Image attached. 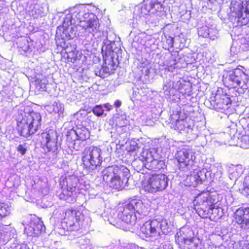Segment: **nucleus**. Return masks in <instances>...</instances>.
I'll use <instances>...</instances> for the list:
<instances>
[{
    "label": "nucleus",
    "instance_id": "20e7f679",
    "mask_svg": "<svg viewBox=\"0 0 249 249\" xmlns=\"http://www.w3.org/2000/svg\"><path fill=\"white\" fill-rule=\"evenodd\" d=\"M102 176L103 180L114 189L122 190L128 187L129 171L125 166H108L102 171Z\"/></svg>",
    "mask_w": 249,
    "mask_h": 249
},
{
    "label": "nucleus",
    "instance_id": "4468645a",
    "mask_svg": "<svg viewBox=\"0 0 249 249\" xmlns=\"http://www.w3.org/2000/svg\"><path fill=\"white\" fill-rule=\"evenodd\" d=\"M208 102L210 104V107L221 112L229 109L231 104L230 98L227 94H220L218 91L215 96L210 97Z\"/></svg>",
    "mask_w": 249,
    "mask_h": 249
},
{
    "label": "nucleus",
    "instance_id": "412c9836",
    "mask_svg": "<svg viewBox=\"0 0 249 249\" xmlns=\"http://www.w3.org/2000/svg\"><path fill=\"white\" fill-rule=\"evenodd\" d=\"M45 226L43 222L39 219L33 220L31 222L30 226L25 228L27 234L30 236H36L41 232L45 231Z\"/></svg>",
    "mask_w": 249,
    "mask_h": 249
},
{
    "label": "nucleus",
    "instance_id": "8fccbe9b",
    "mask_svg": "<svg viewBox=\"0 0 249 249\" xmlns=\"http://www.w3.org/2000/svg\"><path fill=\"white\" fill-rule=\"evenodd\" d=\"M142 72H143V71H144V73L147 75L148 74V73L149 72V68H144L143 70H142Z\"/></svg>",
    "mask_w": 249,
    "mask_h": 249
},
{
    "label": "nucleus",
    "instance_id": "9b49d317",
    "mask_svg": "<svg viewBox=\"0 0 249 249\" xmlns=\"http://www.w3.org/2000/svg\"><path fill=\"white\" fill-rule=\"evenodd\" d=\"M171 121L172 124H174L175 129L179 131L180 133L189 134L193 130L192 121L185 117L184 112L180 110L173 111L171 115Z\"/></svg>",
    "mask_w": 249,
    "mask_h": 249
},
{
    "label": "nucleus",
    "instance_id": "bb28decb",
    "mask_svg": "<svg viewBox=\"0 0 249 249\" xmlns=\"http://www.w3.org/2000/svg\"><path fill=\"white\" fill-rule=\"evenodd\" d=\"M115 54L104 55L103 56L105 65L112 72L117 67V60H114Z\"/></svg>",
    "mask_w": 249,
    "mask_h": 249
},
{
    "label": "nucleus",
    "instance_id": "7ed1b4c3",
    "mask_svg": "<svg viewBox=\"0 0 249 249\" xmlns=\"http://www.w3.org/2000/svg\"><path fill=\"white\" fill-rule=\"evenodd\" d=\"M149 205L137 198H132L124 205L123 211L118 213L119 218L127 224L134 225L138 218L148 214Z\"/></svg>",
    "mask_w": 249,
    "mask_h": 249
},
{
    "label": "nucleus",
    "instance_id": "1a4fd4ad",
    "mask_svg": "<svg viewBox=\"0 0 249 249\" xmlns=\"http://www.w3.org/2000/svg\"><path fill=\"white\" fill-rule=\"evenodd\" d=\"M86 220L88 222L90 220L88 217L84 218L80 211L69 210L65 213L64 223L66 224L67 230L78 231L84 226Z\"/></svg>",
    "mask_w": 249,
    "mask_h": 249
},
{
    "label": "nucleus",
    "instance_id": "58836bf2",
    "mask_svg": "<svg viewBox=\"0 0 249 249\" xmlns=\"http://www.w3.org/2000/svg\"><path fill=\"white\" fill-rule=\"evenodd\" d=\"M92 111L95 115L101 116L103 115L104 110L102 106L96 105L93 108Z\"/></svg>",
    "mask_w": 249,
    "mask_h": 249
},
{
    "label": "nucleus",
    "instance_id": "ddd939ff",
    "mask_svg": "<svg viewBox=\"0 0 249 249\" xmlns=\"http://www.w3.org/2000/svg\"><path fill=\"white\" fill-rule=\"evenodd\" d=\"M187 229L182 228L175 235L176 242L181 249H202V245L198 239L188 238L185 234Z\"/></svg>",
    "mask_w": 249,
    "mask_h": 249
},
{
    "label": "nucleus",
    "instance_id": "4c0bfd02",
    "mask_svg": "<svg viewBox=\"0 0 249 249\" xmlns=\"http://www.w3.org/2000/svg\"><path fill=\"white\" fill-rule=\"evenodd\" d=\"M209 29V28L207 26H202L198 30V36L203 37H208L209 34H210Z\"/></svg>",
    "mask_w": 249,
    "mask_h": 249
},
{
    "label": "nucleus",
    "instance_id": "09e8293b",
    "mask_svg": "<svg viewBox=\"0 0 249 249\" xmlns=\"http://www.w3.org/2000/svg\"><path fill=\"white\" fill-rule=\"evenodd\" d=\"M121 105L122 102L119 100H116L114 103V106L117 107H120L121 106Z\"/></svg>",
    "mask_w": 249,
    "mask_h": 249
},
{
    "label": "nucleus",
    "instance_id": "f704fd0d",
    "mask_svg": "<svg viewBox=\"0 0 249 249\" xmlns=\"http://www.w3.org/2000/svg\"><path fill=\"white\" fill-rule=\"evenodd\" d=\"M241 14L238 17V20H241L242 19L245 20L244 24H246L249 18V10L247 8H243L241 10ZM243 23V21L242 22Z\"/></svg>",
    "mask_w": 249,
    "mask_h": 249
},
{
    "label": "nucleus",
    "instance_id": "5fc2aeb1",
    "mask_svg": "<svg viewBox=\"0 0 249 249\" xmlns=\"http://www.w3.org/2000/svg\"><path fill=\"white\" fill-rule=\"evenodd\" d=\"M203 144H207V142H203Z\"/></svg>",
    "mask_w": 249,
    "mask_h": 249
},
{
    "label": "nucleus",
    "instance_id": "e433bc0d",
    "mask_svg": "<svg viewBox=\"0 0 249 249\" xmlns=\"http://www.w3.org/2000/svg\"><path fill=\"white\" fill-rule=\"evenodd\" d=\"M150 7L151 8V6L149 5V3L142 5L140 8L141 16H144L147 14L152 15Z\"/></svg>",
    "mask_w": 249,
    "mask_h": 249
},
{
    "label": "nucleus",
    "instance_id": "a18cd8bd",
    "mask_svg": "<svg viewBox=\"0 0 249 249\" xmlns=\"http://www.w3.org/2000/svg\"><path fill=\"white\" fill-rule=\"evenodd\" d=\"M245 141L247 142L244 145L243 143L242 144V147L244 148H247L248 146H249V136H244L242 138V142Z\"/></svg>",
    "mask_w": 249,
    "mask_h": 249
},
{
    "label": "nucleus",
    "instance_id": "49530a36",
    "mask_svg": "<svg viewBox=\"0 0 249 249\" xmlns=\"http://www.w3.org/2000/svg\"><path fill=\"white\" fill-rule=\"evenodd\" d=\"M13 249H30L27 244H19L16 246Z\"/></svg>",
    "mask_w": 249,
    "mask_h": 249
},
{
    "label": "nucleus",
    "instance_id": "de8ad7c7",
    "mask_svg": "<svg viewBox=\"0 0 249 249\" xmlns=\"http://www.w3.org/2000/svg\"><path fill=\"white\" fill-rule=\"evenodd\" d=\"M103 107H104L107 111H110L112 109V106L110 105L108 103L104 104Z\"/></svg>",
    "mask_w": 249,
    "mask_h": 249
},
{
    "label": "nucleus",
    "instance_id": "2f4dec72",
    "mask_svg": "<svg viewBox=\"0 0 249 249\" xmlns=\"http://www.w3.org/2000/svg\"><path fill=\"white\" fill-rule=\"evenodd\" d=\"M36 88L42 91H44L46 89V86L48 83V81L45 77H42L41 78H37L35 81Z\"/></svg>",
    "mask_w": 249,
    "mask_h": 249
},
{
    "label": "nucleus",
    "instance_id": "a211bd4d",
    "mask_svg": "<svg viewBox=\"0 0 249 249\" xmlns=\"http://www.w3.org/2000/svg\"><path fill=\"white\" fill-rule=\"evenodd\" d=\"M235 220L244 229H249V208H240L234 213Z\"/></svg>",
    "mask_w": 249,
    "mask_h": 249
},
{
    "label": "nucleus",
    "instance_id": "6e6552de",
    "mask_svg": "<svg viewBox=\"0 0 249 249\" xmlns=\"http://www.w3.org/2000/svg\"><path fill=\"white\" fill-rule=\"evenodd\" d=\"M140 230L146 237L161 235L169 232V227L166 219L156 218L146 222Z\"/></svg>",
    "mask_w": 249,
    "mask_h": 249
},
{
    "label": "nucleus",
    "instance_id": "c85d7f7f",
    "mask_svg": "<svg viewBox=\"0 0 249 249\" xmlns=\"http://www.w3.org/2000/svg\"><path fill=\"white\" fill-rule=\"evenodd\" d=\"M165 69L169 71H173V70L178 68L177 61L176 56L173 55H170L164 63Z\"/></svg>",
    "mask_w": 249,
    "mask_h": 249
},
{
    "label": "nucleus",
    "instance_id": "2eb2a0df",
    "mask_svg": "<svg viewBox=\"0 0 249 249\" xmlns=\"http://www.w3.org/2000/svg\"><path fill=\"white\" fill-rule=\"evenodd\" d=\"M57 135L55 131L50 129L41 134V143L44 149L55 153L58 149Z\"/></svg>",
    "mask_w": 249,
    "mask_h": 249
},
{
    "label": "nucleus",
    "instance_id": "39448f33",
    "mask_svg": "<svg viewBox=\"0 0 249 249\" xmlns=\"http://www.w3.org/2000/svg\"><path fill=\"white\" fill-rule=\"evenodd\" d=\"M195 202L201 207L198 210V214L203 218L209 216L214 220L220 218L222 216V210L220 207L215 208V200L208 192L200 194L195 199Z\"/></svg>",
    "mask_w": 249,
    "mask_h": 249
},
{
    "label": "nucleus",
    "instance_id": "72a5a7b5",
    "mask_svg": "<svg viewBox=\"0 0 249 249\" xmlns=\"http://www.w3.org/2000/svg\"><path fill=\"white\" fill-rule=\"evenodd\" d=\"M81 249H95V246L91 243L89 239L81 238L79 240Z\"/></svg>",
    "mask_w": 249,
    "mask_h": 249
},
{
    "label": "nucleus",
    "instance_id": "393cba45",
    "mask_svg": "<svg viewBox=\"0 0 249 249\" xmlns=\"http://www.w3.org/2000/svg\"><path fill=\"white\" fill-rule=\"evenodd\" d=\"M47 109L51 113L57 114L59 117H63L64 116V105L60 102H54L52 105L47 107Z\"/></svg>",
    "mask_w": 249,
    "mask_h": 249
},
{
    "label": "nucleus",
    "instance_id": "c9c22d12",
    "mask_svg": "<svg viewBox=\"0 0 249 249\" xmlns=\"http://www.w3.org/2000/svg\"><path fill=\"white\" fill-rule=\"evenodd\" d=\"M244 186L242 193L247 196H249V174L245 178Z\"/></svg>",
    "mask_w": 249,
    "mask_h": 249
},
{
    "label": "nucleus",
    "instance_id": "5701e85b",
    "mask_svg": "<svg viewBox=\"0 0 249 249\" xmlns=\"http://www.w3.org/2000/svg\"><path fill=\"white\" fill-rule=\"evenodd\" d=\"M245 74L239 69L235 70L231 73L228 77V80L231 82V86L233 87L240 86L243 77H246Z\"/></svg>",
    "mask_w": 249,
    "mask_h": 249
},
{
    "label": "nucleus",
    "instance_id": "f03ea898",
    "mask_svg": "<svg viewBox=\"0 0 249 249\" xmlns=\"http://www.w3.org/2000/svg\"><path fill=\"white\" fill-rule=\"evenodd\" d=\"M31 110L28 107H21L17 117V129L24 137L35 134L41 126L40 114Z\"/></svg>",
    "mask_w": 249,
    "mask_h": 249
},
{
    "label": "nucleus",
    "instance_id": "c756f323",
    "mask_svg": "<svg viewBox=\"0 0 249 249\" xmlns=\"http://www.w3.org/2000/svg\"><path fill=\"white\" fill-rule=\"evenodd\" d=\"M77 139L82 141L86 140L89 137V132L85 127L76 128Z\"/></svg>",
    "mask_w": 249,
    "mask_h": 249
},
{
    "label": "nucleus",
    "instance_id": "37998d69",
    "mask_svg": "<svg viewBox=\"0 0 249 249\" xmlns=\"http://www.w3.org/2000/svg\"><path fill=\"white\" fill-rule=\"evenodd\" d=\"M68 58L69 61L71 62L74 63L77 59L76 56L74 53V52H71L68 53Z\"/></svg>",
    "mask_w": 249,
    "mask_h": 249
},
{
    "label": "nucleus",
    "instance_id": "0eeeda50",
    "mask_svg": "<svg viewBox=\"0 0 249 249\" xmlns=\"http://www.w3.org/2000/svg\"><path fill=\"white\" fill-rule=\"evenodd\" d=\"M140 158L145 168L150 170H160L165 165L161 156L155 148L143 149Z\"/></svg>",
    "mask_w": 249,
    "mask_h": 249
},
{
    "label": "nucleus",
    "instance_id": "3c124183",
    "mask_svg": "<svg viewBox=\"0 0 249 249\" xmlns=\"http://www.w3.org/2000/svg\"><path fill=\"white\" fill-rule=\"evenodd\" d=\"M137 144H136V145H134V146H133V148H132L131 149V150H133V151L136 150V149H137V148H138V147L137 146Z\"/></svg>",
    "mask_w": 249,
    "mask_h": 249
},
{
    "label": "nucleus",
    "instance_id": "aec40b11",
    "mask_svg": "<svg viewBox=\"0 0 249 249\" xmlns=\"http://www.w3.org/2000/svg\"><path fill=\"white\" fill-rule=\"evenodd\" d=\"M77 193L74 190L61 187L57 191L56 196L60 200H64L69 203H73L76 200Z\"/></svg>",
    "mask_w": 249,
    "mask_h": 249
},
{
    "label": "nucleus",
    "instance_id": "603ef678",
    "mask_svg": "<svg viewBox=\"0 0 249 249\" xmlns=\"http://www.w3.org/2000/svg\"><path fill=\"white\" fill-rule=\"evenodd\" d=\"M201 139H206V138L205 137H202Z\"/></svg>",
    "mask_w": 249,
    "mask_h": 249
},
{
    "label": "nucleus",
    "instance_id": "a19ab883",
    "mask_svg": "<svg viewBox=\"0 0 249 249\" xmlns=\"http://www.w3.org/2000/svg\"><path fill=\"white\" fill-rule=\"evenodd\" d=\"M209 32L210 34H209V35L208 37H210L211 39L214 40L216 38H217L218 32L215 28H209Z\"/></svg>",
    "mask_w": 249,
    "mask_h": 249
},
{
    "label": "nucleus",
    "instance_id": "6ab92c4d",
    "mask_svg": "<svg viewBox=\"0 0 249 249\" xmlns=\"http://www.w3.org/2000/svg\"><path fill=\"white\" fill-rule=\"evenodd\" d=\"M192 169L194 170L193 174L187 176L185 179V183L186 185L195 187L198 184L201 183L202 180L205 179L206 175L204 170L195 171V169L193 168Z\"/></svg>",
    "mask_w": 249,
    "mask_h": 249
},
{
    "label": "nucleus",
    "instance_id": "473e14b6",
    "mask_svg": "<svg viewBox=\"0 0 249 249\" xmlns=\"http://www.w3.org/2000/svg\"><path fill=\"white\" fill-rule=\"evenodd\" d=\"M51 239H48L44 241V246L51 249H63L61 247V243L59 242H53Z\"/></svg>",
    "mask_w": 249,
    "mask_h": 249
},
{
    "label": "nucleus",
    "instance_id": "f3484780",
    "mask_svg": "<svg viewBox=\"0 0 249 249\" xmlns=\"http://www.w3.org/2000/svg\"><path fill=\"white\" fill-rule=\"evenodd\" d=\"M175 82L168 79L164 82L162 91L165 98L170 102H175L178 98L177 95L176 85Z\"/></svg>",
    "mask_w": 249,
    "mask_h": 249
},
{
    "label": "nucleus",
    "instance_id": "9d476101",
    "mask_svg": "<svg viewBox=\"0 0 249 249\" xmlns=\"http://www.w3.org/2000/svg\"><path fill=\"white\" fill-rule=\"evenodd\" d=\"M168 178L164 174L153 175L142 184V189L146 192L154 193L165 189L168 185Z\"/></svg>",
    "mask_w": 249,
    "mask_h": 249
},
{
    "label": "nucleus",
    "instance_id": "ea45409f",
    "mask_svg": "<svg viewBox=\"0 0 249 249\" xmlns=\"http://www.w3.org/2000/svg\"><path fill=\"white\" fill-rule=\"evenodd\" d=\"M66 136L68 139L74 141L77 139L76 129H71L67 132Z\"/></svg>",
    "mask_w": 249,
    "mask_h": 249
},
{
    "label": "nucleus",
    "instance_id": "423d86ee",
    "mask_svg": "<svg viewBox=\"0 0 249 249\" xmlns=\"http://www.w3.org/2000/svg\"><path fill=\"white\" fill-rule=\"evenodd\" d=\"M101 150L97 146H91L87 147L83 153L82 158L83 167L88 172L96 169L102 162Z\"/></svg>",
    "mask_w": 249,
    "mask_h": 249
},
{
    "label": "nucleus",
    "instance_id": "c03bdc74",
    "mask_svg": "<svg viewBox=\"0 0 249 249\" xmlns=\"http://www.w3.org/2000/svg\"><path fill=\"white\" fill-rule=\"evenodd\" d=\"M166 43L168 45V49H169L170 48L173 47L174 38L171 36H168V37L166 39Z\"/></svg>",
    "mask_w": 249,
    "mask_h": 249
},
{
    "label": "nucleus",
    "instance_id": "4be33fe9",
    "mask_svg": "<svg viewBox=\"0 0 249 249\" xmlns=\"http://www.w3.org/2000/svg\"><path fill=\"white\" fill-rule=\"evenodd\" d=\"M78 181V178L74 175L62 176L60 178L59 184L62 188L75 191Z\"/></svg>",
    "mask_w": 249,
    "mask_h": 249
},
{
    "label": "nucleus",
    "instance_id": "a878e982",
    "mask_svg": "<svg viewBox=\"0 0 249 249\" xmlns=\"http://www.w3.org/2000/svg\"><path fill=\"white\" fill-rule=\"evenodd\" d=\"M149 5L151 6V14L153 15V18L159 16V13L162 12L164 8L159 0H151L149 2Z\"/></svg>",
    "mask_w": 249,
    "mask_h": 249
},
{
    "label": "nucleus",
    "instance_id": "7c9ffc66",
    "mask_svg": "<svg viewBox=\"0 0 249 249\" xmlns=\"http://www.w3.org/2000/svg\"><path fill=\"white\" fill-rule=\"evenodd\" d=\"M112 72L105 65L102 66L101 68L97 69L95 71V73L97 76H100L102 78H105L107 76Z\"/></svg>",
    "mask_w": 249,
    "mask_h": 249
},
{
    "label": "nucleus",
    "instance_id": "f257e3e1",
    "mask_svg": "<svg viewBox=\"0 0 249 249\" xmlns=\"http://www.w3.org/2000/svg\"><path fill=\"white\" fill-rule=\"evenodd\" d=\"M79 26L84 30L80 35L88 42L93 39L103 41L102 47L103 56L117 55L120 48L115 44L116 35L110 30L102 32L99 30L100 24L97 17L85 8H74L71 13L67 14L64 19L61 27L58 29L62 31L63 39L70 40L76 34V28Z\"/></svg>",
    "mask_w": 249,
    "mask_h": 249
},
{
    "label": "nucleus",
    "instance_id": "dca6fc26",
    "mask_svg": "<svg viewBox=\"0 0 249 249\" xmlns=\"http://www.w3.org/2000/svg\"><path fill=\"white\" fill-rule=\"evenodd\" d=\"M10 208L5 203H0V224H2L3 219L10 213ZM11 239L9 230L0 228V245H5Z\"/></svg>",
    "mask_w": 249,
    "mask_h": 249
},
{
    "label": "nucleus",
    "instance_id": "79ce46f5",
    "mask_svg": "<svg viewBox=\"0 0 249 249\" xmlns=\"http://www.w3.org/2000/svg\"><path fill=\"white\" fill-rule=\"evenodd\" d=\"M17 150L22 155H24L26 152L27 149L25 144H19L17 146Z\"/></svg>",
    "mask_w": 249,
    "mask_h": 249
},
{
    "label": "nucleus",
    "instance_id": "b1692460",
    "mask_svg": "<svg viewBox=\"0 0 249 249\" xmlns=\"http://www.w3.org/2000/svg\"><path fill=\"white\" fill-rule=\"evenodd\" d=\"M228 172L230 178L236 180L243 173V168L241 165H231L228 168Z\"/></svg>",
    "mask_w": 249,
    "mask_h": 249
},
{
    "label": "nucleus",
    "instance_id": "cd10ccee",
    "mask_svg": "<svg viewBox=\"0 0 249 249\" xmlns=\"http://www.w3.org/2000/svg\"><path fill=\"white\" fill-rule=\"evenodd\" d=\"M29 12V15L34 18L41 17L44 15V8L37 4L31 6Z\"/></svg>",
    "mask_w": 249,
    "mask_h": 249
},
{
    "label": "nucleus",
    "instance_id": "864d4df0",
    "mask_svg": "<svg viewBox=\"0 0 249 249\" xmlns=\"http://www.w3.org/2000/svg\"><path fill=\"white\" fill-rule=\"evenodd\" d=\"M65 43H64V45L63 46L61 45L62 47L65 48Z\"/></svg>",
    "mask_w": 249,
    "mask_h": 249
},
{
    "label": "nucleus",
    "instance_id": "f8f14e48",
    "mask_svg": "<svg viewBox=\"0 0 249 249\" xmlns=\"http://www.w3.org/2000/svg\"><path fill=\"white\" fill-rule=\"evenodd\" d=\"M175 156L180 170L186 172L194 167L196 157L192 149H182L178 151Z\"/></svg>",
    "mask_w": 249,
    "mask_h": 249
}]
</instances>
